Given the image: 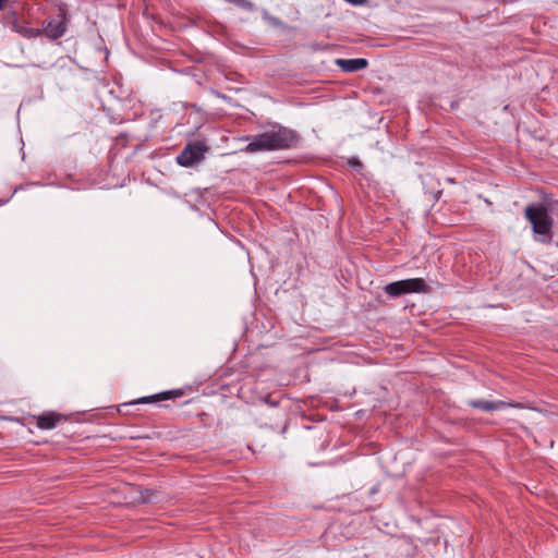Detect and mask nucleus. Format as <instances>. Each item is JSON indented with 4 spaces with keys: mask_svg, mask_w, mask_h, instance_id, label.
<instances>
[{
    "mask_svg": "<svg viewBox=\"0 0 558 558\" xmlns=\"http://www.w3.org/2000/svg\"><path fill=\"white\" fill-rule=\"evenodd\" d=\"M524 217L531 223L533 232L541 236V241L549 243L553 239L554 219L546 203H532L524 209Z\"/></svg>",
    "mask_w": 558,
    "mask_h": 558,
    "instance_id": "f257e3e1",
    "label": "nucleus"
},
{
    "mask_svg": "<svg viewBox=\"0 0 558 558\" xmlns=\"http://www.w3.org/2000/svg\"><path fill=\"white\" fill-rule=\"evenodd\" d=\"M269 150H280L296 147L300 142V135L286 126L277 125L271 130L264 132Z\"/></svg>",
    "mask_w": 558,
    "mask_h": 558,
    "instance_id": "f03ea898",
    "label": "nucleus"
},
{
    "mask_svg": "<svg viewBox=\"0 0 558 558\" xmlns=\"http://www.w3.org/2000/svg\"><path fill=\"white\" fill-rule=\"evenodd\" d=\"M429 290L423 278L399 280L384 287L385 293L393 299L409 293H427Z\"/></svg>",
    "mask_w": 558,
    "mask_h": 558,
    "instance_id": "7ed1b4c3",
    "label": "nucleus"
},
{
    "mask_svg": "<svg viewBox=\"0 0 558 558\" xmlns=\"http://www.w3.org/2000/svg\"><path fill=\"white\" fill-rule=\"evenodd\" d=\"M4 27L17 33L26 39L39 37V32L29 25V22L20 16L16 11H9L2 16Z\"/></svg>",
    "mask_w": 558,
    "mask_h": 558,
    "instance_id": "20e7f679",
    "label": "nucleus"
},
{
    "mask_svg": "<svg viewBox=\"0 0 558 558\" xmlns=\"http://www.w3.org/2000/svg\"><path fill=\"white\" fill-rule=\"evenodd\" d=\"M68 28V17L64 12H60L57 17L45 20L43 22V28H36L39 32V36H46L51 40L59 39L62 37Z\"/></svg>",
    "mask_w": 558,
    "mask_h": 558,
    "instance_id": "39448f33",
    "label": "nucleus"
},
{
    "mask_svg": "<svg viewBox=\"0 0 558 558\" xmlns=\"http://www.w3.org/2000/svg\"><path fill=\"white\" fill-rule=\"evenodd\" d=\"M206 149L199 142L190 143L177 156V162L182 167H191L204 158Z\"/></svg>",
    "mask_w": 558,
    "mask_h": 558,
    "instance_id": "423d86ee",
    "label": "nucleus"
},
{
    "mask_svg": "<svg viewBox=\"0 0 558 558\" xmlns=\"http://www.w3.org/2000/svg\"><path fill=\"white\" fill-rule=\"evenodd\" d=\"M36 425L40 429H52L54 428L61 421H64L65 417L62 414L48 411L44 412L39 415H35Z\"/></svg>",
    "mask_w": 558,
    "mask_h": 558,
    "instance_id": "0eeeda50",
    "label": "nucleus"
},
{
    "mask_svg": "<svg viewBox=\"0 0 558 558\" xmlns=\"http://www.w3.org/2000/svg\"><path fill=\"white\" fill-rule=\"evenodd\" d=\"M468 404L473 409H478L484 412L501 410V409H505V408L511 405L510 403H507L506 401H501V400L487 401V400H480V399L469 400Z\"/></svg>",
    "mask_w": 558,
    "mask_h": 558,
    "instance_id": "6e6552de",
    "label": "nucleus"
},
{
    "mask_svg": "<svg viewBox=\"0 0 558 558\" xmlns=\"http://www.w3.org/2000/svg\"><path fill=\"white\" fill-rule=\"evenodd\" d=\"M336 64L344 72L352 73L367 68L368 61L364 58L337 59Z\"/></svg>",
    "mask_w": 558,
    "mask_h": 558,
    "instance_id": "1a4fd4ad",
    "label": "nucleus"
},
{
    "mask_svg": "<svg viewBox=\"0 0 558 558\" xmlns=\"http://www.w3.org/2000/svg\"><path fill=\"white\" fill-rule=\"evenodd\" d=\"M184 395V392L181 389H173L168 391H162L160 393H156L149 397L141 398L136 401L131 402L132 404L135 403H150V402H158V401H165L170 399L180 398Z\"/></svg>",
    "mask_w": 558,
    "mask_h": 558,
    "instance_id": "9d476101",
    "label": "nucleus"
},
{
    "mask_svg": "<svg viewBox=\"0 0 558 558\" xmlns=\"http://www.w3.org/2000/svg\"><path fill=\"white\" fill-rule=\"evenodd\" d=\"M246 153H257L269 150L265 133L257 134L243 149Z\"/></svg>",
    "mask_w": 558,
    "mask_h": 558,
    "instance_id": "9b49d317",
    "label": "nucleus"
},
{
    "mask_svg": "<svg viewBox=\"0 0 558 558\" xmlns=\"http://www.w3.org/2000/svg\"><path fill=\"white\" fill-rule=\"evenodd\" d=\"M347 2L354 4V5H361L364 4L367 0H345Z\"/></svg>",
    "mask_w": 558,
    "mask_h": 558,
    "instance_id": "f8f14e48",
    "label": "nucleus"
},
{
    "mask_svg": "<svg viewBox=\"0 0 558 558\" xmlns=\"http://www.w3.org/2000/svg\"><path fill=\"white\" fill-rule=\"evenodd\" d=\"M350 163H351L353 167H359V168H362V167H363L362 162H361L359 159H356V158H354V159L350 160Z\"/></svg>",
    "mask_w": 558,
    "mask_h": 558,
    "instance_id": "ddd939ff",
    "label": "nucleus"
},
{
    "mask_svg": "<svg viewBox=\"0 0 558 558\" xmlns=\"http://www.w3.org/2000/svg\"><path fill=\"white\" fill-rule=\"evenodd\" d=\"M9 0H0V11L4 8L5 3L8 2Z\"/></svg>",
    "mask_w": 558,
    "mask_h": 558,
    "instance_id": "4468645a",
    "label": "nucleus"
},
{
    "mask_svg": "<svg viewBox=\"0 0 558 558\" xmlns=\"http://www.w3.org/2000/svg\"><path fill=\"white\" fill-rule=\"evenodd\" d=\"M269 404H271V405H276L277 403H276V402H272V401H269Z\"/></svg>",
    "mask_w": 558,
    "mask_h": 558,
    "instance_id": "2eb2a0df",
    "label": "nucleus"
}]
</instances>
